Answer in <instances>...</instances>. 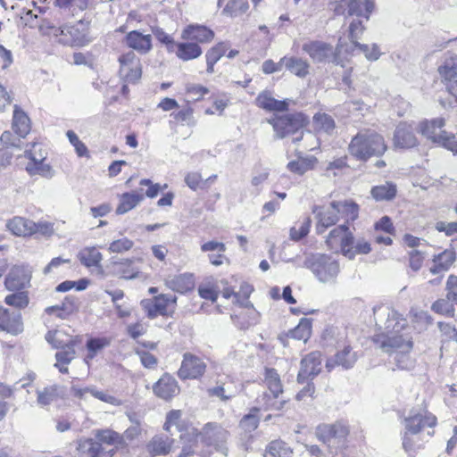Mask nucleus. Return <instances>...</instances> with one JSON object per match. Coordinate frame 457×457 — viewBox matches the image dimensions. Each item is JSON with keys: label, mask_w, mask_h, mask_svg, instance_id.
<instances>
[{"label": "nucleus", "mask_w": 457, "mask_h": 457, "mask_svg": "<svg viewBox=\"0 0 457 457\" xmlns=\"http://www.w3.org/2000/svg\"><path fill=\"white\" fill-rule=\"evenodd\" d=\"M376 320L378 333L374 335V343L386 353H396L395 362L398 369L410 370L413 361L409 356L413 347L412 328L403 316H378Z\"/></svg>", "instance_id": "obj_1"}, {"label": "nucleus", "mask_w": 457, "mask_h": 457, "mask_svg": "<svg viewBox=\"0 0 457 457\" xmlns=\"http://www.w3.org/2000/svg\"><path fill=\"white\" fill-rule=\"evenodd\" d=\"M180 437L185 445L179 457H195V455L208 457L211 453V450H209L211 447L225 456L228 454L226 442L228 432L217 424H206L202 432H198L195 428L189 427L185 433L181 434Z\"/></svg>", "instance_id": "obj_2"}, {"label": "nucleus", "mask_w": 457, "mask_h": 457, "mask_svg": "<svg viewBox=\"0 0 457 457\" xmlns=\"http://www.w3.org/2000/svg\"><path fill=\"white\" fill-rule=\"evenodd\" d=\"M387 150L384 137L374 129H361L352 137L348 153L361 162H367L372 156H382Z\"/></svg>", "instance_id": "obj_3"}, {"label": "nucleus", "mask_w": 457, "mask_h": 457, "mask_svg": "<svg viewBox=\"0 0 457 457\" xmlns=\"http://www.w3.org/2000/svg\"><path fill=\"white\" fill-rule=\"evenodd\" d=\"M44 35L54 38L56 42L67 46H83L90 42L88 37V24L79 21L75 25L56 27L49 25L42 27Z\"/></svg>", "instance_id": "obj_4"}, {"label": "nucleus", "mask_w": 457, "mask_h": 457, "mask_svg": "<svg viewBox=\"0 0 457 457\" xmlns=\"http://www.w3.org/2000/svg\"><path fill=\"white\" fill-rule=\"evenodd\" d=\"M445 125L443 118L423 120L419 124V131L428 140L457 154V139L454 135L443 129Z\"/></svg>", "instance_id": "obj_5"}, {"label": "nucleus", "mask_w": 457, "mask_h": 457, "mask_svg": "<svg viewBox=\"0 0 457 457\" xmlns=\"http://www.w3.org/2000/svg\"><path fill=\"white\" fill-rule=\"evenodd\" d=\"M304 267L310 269L315 277L322 283L333 281L339 273V263L327 254H312L306 257Z\"/></svg>", "instance_id": "obj_6"}, {"label": "nucleus", "mask_w": 457, "mask_h": 457, "mask_svg": "<svg viewBox=\"0 0 457 457\" xmlns=\"http://www.w3.org/2000/svg\"><path fill=\"white\" fill-rule=\"evenodd\" d=\"M436 424V418L433 414L423 411L420 412L411 411L409 417L404 420L405 431L403 436V446L406 452L413 449L411 436L417 435L426 427L432 428Z\"/></svg>", "instance_id": "obj_7"}, {"label": "nucleus", "mask_w": 457, "mask_h": 457, "mask_svg": "<svg viewBox=\"0 0 457 457\" xmlns=\"http://www.w3.org/2000/svg\"><path fill=\"white\" fill-rule=\"evenodd\" d=\"M269 122L273 126L276 136L278 138L286 137L288 135L295 136L293 137L294 142L303 138L304 119L300 113L276 117L273 120H270Z\"/></svg>", "instance_id": "obj_8"}, {"label": "nucleus", "mask_w": 457, "mask_h": 457, "mask_svg": "<svg viewBox=\"0 0 457 457\" xmlns=\"http://www.w3.org/2000/svg\"><path fill=\"white\" fill-rule=\"evenodd\" d=\"M342 44L338 43L336 49L329 44L321 41H312L303 46V50L309 54L313 62H332L342 65L339 54L342 51Z\"/></svg>", "instance_id": "obj_9"}, {"label": "nucleus", "mask_w": 457, "mask_h": 457, "mask_svg": "<svg viewBox=\"0 0 457 457\" xmlns=\"http://www.w3.org/2000/svg\"><path fill=\"white\" fill-rule=\"evenodd\" d=\"M349 434L348 425L342 420L334 424H320L317 427L318 438L328 446L333 444H341Z\"/></svg>", "instance_id": "obj_10"}, {"label": "nucleus", "mask_w": 457, "mask_h": 457, "mask_svg": "<svg viewBox=\"0 0 457 457\" xmlns=\"http://www.w3.org/2000/svg\"><path fill=\"white\" fill-rule=\"evenodd\" d=\"M438 73L447 91L457 102V55L447 53L443 63L438 67Z\"/></svg>", "instance_id": "obj_11"}, {"label": "nucleus", "mask_w": 457, "mask_h": 457, "mask_svg": "<svg viewBox=\"0 0 457 457\" xmlns=\"http://www.w3.org/2000/svg\"><path fill=\"white\" fill-rule=\"evenodd\" d=\"M206 370L204 361L191 353H185L178 376L185 379H197L204 376Z\"/></svg>", "instance_id": "obj_12"}, {"label": "nucleus", "mask_w": 457, "mask_h": 457, "mask_svg": "<svg viewBox=\"0 0 457 457\" xmlns=\"http://www.w3.org/2000/svg\"><path fill=\"white\" fill-rule=\"evenodd\" d=\"M120 75L128 82L135 83L142 75L140 59L134 51H129L119 57Z\"/></svg>", "instance_id": "obj_13"}, {"label": "nucleus", "mask_w": 457, "mask_h": 457, "mask_svg": "<svg viewBox=\"0 0 457 457\" xmlns=\"http://www.w3.org/2000/svg\"><path fill=\"white\" fill-rule=\"evenodd\" d=\"M414 130L411 123L400 122L394 131V147L397 149H411L417 146L419 141Z\"/></svg>", "instance_id": "obj_14"}, {"label": "nucleus", "mask_w": 457, "mask_h": 457, "mask_svg": "<svg viewBox=\"0 0 457 457\" xmlns=\"http://www.w3.org/2000/svg\"><path fill=\"white\" fill-rule=\"evenodd\" d=\"M153 392L158 398L170 401L179 394L180 387L173 376L165 373L153 385Z\"/></svg>", "instance_id": "obj_15"}, {"label": "nucleus", "mask_w": 457, "mask_h": 457, "mask_svg": "<svg viewBox=\"0 0 457 457\" xmlns=\"http://www.w3.org/2000/svg\"><path fill=\"white\" fill-rule=\"evenodd\" d=\"M31 271L28 266H14L5 278L4 285L10 291L25 288L30 282Z\"/></svg>", "instance_id": "obj_16"}, {"label": "nucleus", "mask_w": 457, "mask_h": 457, "mask_svg": "<svg viewBox=\"0 0 457 457\" xmlns=\"http://www.w3.org/2000/svg\"><path fill=\"white\" fill-rule=\"evenodd\" d=\"M264 383L271 394V396L267 394H264L262 396V400L264 401L263 405L265 408L269 409L274 406V400L282 394L283 386L279 375L274 369L265 370Z\"/></svg>", "instance_id": "obj_17"}, {"label": "nucleus", "mask_w": 457, "mask_h": 457, "mask_svg": "<svg viewBox=\"0 0 457 457\" xmlns=\"http://www.w3.org/2000/svg\"><path fill=\"white\" fill-rule=\"evenodd\" d=\"M321 362L322 359L320 352H312L303 358L297 377L298 381L303 382L317 376L321 370Z\"/></svg>", "instance_id": "obj_18"}, {"label": "nucleus", "mask_w": 457, "mask_h": 457, "mask_svg": "<svg viewBox=\"0 0 457 457\" xmlns=\"http://www.w3.org/2000/svg\"><path fill=\"white\" fill-rule=\"evenodd\" d=\"M125 43L140 54H146L153 49L152 35H145L139 30L129 31L125 37Z\"/></svg>", "instance_id": "obj_19"}, {"label": "nucleus", "mask_w": 457, "mask_h": 457, "mask_svg": "<svg viewBox=\"0 0 457 457\" xmlns=\"http://www.w3.org/2000/svg\"><path fill=\"white\" fill-rule=\"evenodd\" d=\"M312 212L316 214V218L318 219L316 226L318 234L324 233L328 227L335 225L339 220L337 208L332 206V202L328 208L314 206Z\"/></svg>", "instance_id": "obj_20"}, {"label": "nucleus", "mask_w": 457, "mask_h": 457, "mask_svg": "<svg viewBox=\"0 0 457 457\" xmlns=\"http://www.w3.org/2000/svg\"><path fill=\"white\" fill-rule=\"evenodd\" d=\"M181 38L195 43H209L214 38V32L205 26L188 25L181 32Z\"/></svg>", "instance_id": "obj_21"}, {"label": "nucleus", "mask_w": 457, "mask_h": 457, "mask_svg": "<svg viewBox=\"0 0 457 457\" xmlns=\"http://www.w3.org/2000/svg\"><path fill=\"white\" fill-rule=\"evenodd\" d=\"M40 154L39 157H37L35 153L32 151H26L25 155L30 159V162H29L26 166V170L31 175L39 174L44 177H50L51 174V167L48 164L43 162L46 159V154L39 149Z\"/></svg>", "instance_id": "obj_22"}, {"label": "nucleus", "mask_w": 457, "mask_h": 457, "mask_svg": "<svg viewBox=\"0 0 457 457\" xmlns=\"http://www.w3.org/2000/svg\"><path fill=\"white\" fill-rule=\"evenodd\" d=\"M357 360L356 353L352 351L350 346H345L342 351L338 352L334 359H329L326 362V368L328 371L336 366H342L344 369H351Z\"/></svg>", "instance_id": "obj_23"}, {"label": "nucleus", "mask_w": 457, "mask_h": 457, "mask_svg": "<svg viewBox=\"0 0 457 457\" xmlns=\"http://www.w3.org/2000/svg\"><path fill=\"white\" fill-rule=\"evenodd\" d=\"M166 285L172 291L183 294L194 288V276L191 273L171 275L166 279Z\"/></svg>", "instance_id": "obj_24"}, {"label": "nucleus", "mask_w": 457, "mask_h": 457, "mask_svg": "<svg viewBox=\"0 0 457 457\" xmlns=\"http://www.w3.org/2000/svg\"><path fill=\"white\" fill-rule=\"evenodd\" d=\"M32 220L21 216H14L6 221L8 231L16 237H27L31 236Z\"/></svg>", "instance_id": "obj_25"}, {"label": "nucleus", "mask_w": 457, "mask_h": 457, "mask_svg": "<svg viewBox=\"0 0 457 457\" xmlns=\"http://www.w3.org/2000/svg\"><path fill=\"white\" fill-rule=\"evenodd\" d=\"M112 343V337H90L86 342L87 354L84 361L87 364L104 348L108 347Z\"/></svg>", "instance_id": "obj_26"}, {"label": "nucleus", "mask_w": 457, "mask_h": 457, "mask_svg": "<svg viewBox=\"0 0 457 457\" xmlns=\"http://www.w3.org/2000/svg\"><path fill=\"white\" fill-rule=\"evenodd\" d=\"M173 440L162 435L154 436L146 445L148 453L153 456L168 454L172 446Z\"/></svg>", "instance_id": "obj_27"}, {"label": "nucleus", "mask_w": 457, "mask_h": 457, "mask_svg": "<svg viewBox=\"0 0 457 457\" xmlns=\"http://www.w3.org/2000/svg\"><path fill=\"white\" fill-rule=\"evenodd\" d=\"M175 303V297H170L169 295L163 294L154 296L152 301L145 300L142 302L144 307L148 310V314H155V312L158 314H167V307L170 304L173 306Z\"/></svg>", "instance_id": "obj_28"}, {"label": "nucleus", "mask_w": 457, "mask_h": 457, "mask_svg": "<svg viewBox=\"0 0 457 457\" xmlns=\"http://www.w3.org/2000/svg\"><path fill=\"white\" fill-rule=\"evenodd\" d=\"M256 104L260 108L267 111L284 112L288 109L289 100H277L272 97L270 92L264 91L257 96Z\"/></svg>", "instance_id": "obj_29"}, {"label": "nucleus", "mask_w": 457, "mask_h": 457, "mask_svg": "<svg viewBox=\"0 0 457 457\" xmlns=\"http://www.w3.org/2000/svg\"><path fill=\"white\" fill-rule=\"evenodd\" d=\"M174 52L176 56L184 62L196 59L203 53L200 46L192 41L176 43Z\"/></svg>", "instance_id": "obj_30"}, {"label": "nucleus", "mask_w": 457, "mask_h": 457, "mask_svg": "<svg viewBox=\"0 0 457 457\" xmlns=\"http://www.w3.org/2000/svg\"><path fill=\"white\" fill-rule=\"evenodd\" d=\"M80 457H111L112 451H104L101 443L93 439H87L79 443Z\"/></svg>", "instance_id": "obj_31"}, {"label": "nucleus", "mask_w": 457, "mask_h": 457, "mask_svg": "<svg viewBox=\"0 0 457 457\" xmlns=\"http://www.w3.org/2000/svg\"><path fill=\"white\" fill-rule=\"evenodd\" d=\"M455 253L452 250H445L441 253L435 255L434 265L430 268L432 274H439L450 269L455 261Z\"/></svg>", "instance_id": "obj_32"}, {"label": "nucleus", "mask_w": 457, "mask_h": 457, "mask_svg": "<svg viewBox=\"0 0 457 457\" xmlns=\"http://www.w3.org/2000/svg\"><path fill=\"white\" fill-rule=\"evenodd\" d=\"M396 193V185L389 181H386L381 185L374 186L370 190L372 198L377 202L391 201L395 197Z\"/></svg>", "instance_id": "obj_33"}, {"label": "nucleus", "mask_w": 457, "mask_h": 457, "mask_svg": "<svg viewBox=\"0 0 457 457\" xmlns=\"http://www.w3.org/2000/svg\"><path fill=\"white\" fill-rule=\"evenodd\" d=\"M12 129L20 137H25L30 129L29 117L18 105L14 106Z\"/></svg>", "instance_id": "obj_34"}, {"label": "nucleus", "mask_w": 457, "mask_h": 457, "mask_svg": "<svg viewBox=\"0 0 457 457\" xmlns=\"http://www.w3.org/2000/svg\"><path fill=\"white\" fill-rule=\"evenodd\" d=\"M78 258L81 264L87 268L99 267L102 262V253L95 247H85L78 253Z\"/></svg>", "instance_id": "obj_35"}, {"label": "nucleus", "mask_w": 457, "mask_h": 457, "mask_svg": "<svg viewBox=\"0 0 457 457\" xmlns=\"http://www.w3.org/2000/svg\"><path fill=\"white\" fill-rule=\"evenodd\" d=\"M282 63L291 73L304 78L309 73V63L297 57H283Z\"/></svg>", "instance_id": "obj_36"}, {"label": "nucleus", "mask_w": 457, "mask_h": 457, "mask_svg": "<svg viewBox=\"0 0 457 457\" xmlns=\"http://www.w3.org/2000/svg\"><path fill=\"white\" fill-rule=\"evenodd\" d=\"M144 199V195L139 192L125 193L120 196V202L116 209L118 214H124L135 208Z\"/></svg>", "instance_id": "obj_37"}, {"label": "nucleus", "mask_w": 457, "mask_h": 457, "mask_svg": "<svg viewBox=\"0 0 457 457\" xmlns=\"http://www.w3.org/2000/svg\"><path fill=\"white\" fill-rule=\"evenodd\" d=\"M332 206L337 208L338 216L341 215L347 220H354L358 217V205L353 201L332 202Z\"/></svg>", "instance_id": "obj_38"}, {"label": "nucleus", "mask_w": 457, "mask_h": 457, "mask_svg": "<svg viewBox=\"0 0 457 457\" xmlns=\"http://www.w3.org/2000/svg\"><path fill=\"white\" fill-rule=\"evenodd\" d=\"M23 330L21 316H0V331L16 335Z\"/></svg>", "instance_id": "obj_39"}, {"label": "nucleus", "mask_w": 457, "mask_h": 457, "mask_svg": "<svg viewBox=\"0 0 457 457\" xmlns=\"http://www.w3.org/2000/svg\"><path fill=\"white\" fill-rule=\"evenodd\" d=\"M312 333V320L306 317L300 320L298 325L289 331L291 337L304 342L310 337Z\"/></svg>", "instance_id": "obj_40"}, {"label": "nucleus", "mask_w": 457, "mask_h": 457, "mask_svg": "<svg viewBox=\"0 0 457 457\" xmlns=\"http://www.w3.org/2000/svg\"><path fill=\"white\" fill-rule=\"evenodd\" d=\"M316 162L317 159L315 157L302 158L288 162L287 168L294 173L303 175L308 170H312Z\"/></svg>", "instance_id": "obj_41"}, {"label": "nucleus", "mask_w": 457, "mask_h": 457, "mask_svg": "<svg viewBox=\"0 0 457 457\" xmlns=\"http://www.w3.org/2000/svg\"><path fill=\"white\" fill-rule=\"evenodd\" d=\"M37 403L41 406H46L56 401L59 397V386L52 385L37 392Z\"/></svg>", "instance_id": "obj_42"}, {"label": "nucleus", "mask_w": 457, "mask_h": 457, "mask_svg": "<svg viewBox=\"0 0 457 457\" xmlns=\"http://www.w3.org/2000/svg\"><path fill=\"white\" fill-rule=\"evenodd\" d=\"M248 8L247 0H228L222 12L228 16L237 17L244 14Z\"/></svg>", "instance_id": "obj_43"}, {"label": "nucleus", "mask_w": 457, "mask_h": 457, "mask_svg": "<svg viewBox=\"0 0 457 457\" xmlns=\"http://www.w3.org/2000/svg\"><path fill=\"white\" fill-rule=\"evenodd\" d=\"M313 125L316 129L326 133H332L336 128L335 120L327 113H316L313 117Z\"/></svg>", "instance_id": "obj_44"}, {"label": "nucleus", "mask_w": 457, "mask_h": 457, "mask_svg": "<svg viewBox=\"0 0 457 457\" xmlns=\"http://www.w3.org/2000/svg\"><path fill=\"white\" fill-rule=\"evenodd\" d=\"M270 457H292L291 449L282 441L271 442L266 450Z\"/></svg>", "instance_id": "obj_45"}, {"label": "nucleus", "mask_w": 457, "mask_h": 457, "mask_svg": "<svg viewBox=\"0 0 457 457\" xmlns=\"http://www.w3.org/2000/svg\"><path fill=\"white\" fill-rule=\"evenodd\" d=\"M361 2L358 0H341L338 8L343 9L342 13L345 16L361 17L362 15Z\"/></svg>", "instance_id": "obj_46"}, {"label": "nucleus", "mask_w": 457, "mask_h": 457, "mask_svg": "<svg viewBox=\"0 0 457 457\" xmlns=\"http://www.w3.org/2000/svg\"><path fill=\"white\" fill-rule=\"evenodd\" d=\"M46 339L54 348H61L65 346V343L71 344L73 342V339L71 337L65 336V334L59 329L48 331L46 335Z\"/></svg>", "instance_id": "obj_47"}, {"label": "nucleus", "mask_w": 457, "mask_h": 457, "mask_svg": "<svg viewBox=\"0 0 457 457\" xmlns=\"http://www.w3.org/2000/svg\"><path fill=\"white\" fill-rule=\"evenodd\" d=\"M151 32L159 42L166 46L169 52H174L176 42L170 35L167 34L163 30V29L159 26H151Z\"/></svg>", "instance_id": "obj_48"}, {"label": "nucleus", "mask_w": 457, "mask_h": 457, "mask_svg": "<svg viewBox=\"0 0 457 457\" xmlns=\"http://www.w3.org/2000/svg\"><path fill=\"white\" fill-rule=\"evenodd\" d=\"M76 356L74 349V341L71 344L65 343V346L55 353L56 361L59 363L68 365Z\"/></svg>", "instance_id": "obj_49"}, {"label": "nucleus", "mask_w": 457, "mask_h": 457, "mask_svg": "<svg viewBox=\"0 0 457 457\" xmlns=\"http://www.w3.org/2000/svg\"><path fill=\"white\" fill-rule=\"evenodd\" d=\"M312 220L310 217H306L297 228L296 226L290 228V239L293 241H299L300 239L306 237L310 231Z\"/></svg>", "instance_id": "obj_50"}, {"label": "nucleus", "mask_w": 457, "mask_h": 457, "mask_svg": "<svg viewBox=\"0 0 457 457\" xmlns=\"http://www.w3.org/2000/svg\"><path fill=\"white\" fill-rule=\"evenodd\" d=\"M353 46L358 48L361 52H362L369 61H377L381 53L379 52V48L377 44H361L359 42H356L353 45Z\"/></svg>", "instance_id": "obj_51"}, {"label": "nucleus", "mask_w": 457, "mask_h": 457, "mask_svg": "<svg viewBox=\"0 0 457 457\" xmlns=\"http://www.w3.org/2000/svg\"><path fill=\"white\" fill-rule=\"evenodd\" d=\"M5 303L17 309H23L29 304V297L26 292H19L5 297Z\"/></svg>", "instance_id": "obj_52"}, {"label": "nucleus", "mask_w": 457, "mask_h": 457, "mask_svg": "<svg viewBox=\"0 0 457 457\" xmlns=\"http://www.w3.org/2000/svg\"><path fill=\"white\" fill-rule=\"evenodd\" d=\"M182 412L179 410H173L167 413L166 421L163 425L164 430L170 432L171 428L175 427L178 431H182V425L180 424Z\"/></svg>", "instance_id": "obj_53"}, {"label": "nucleus", "mask_w": 457, "mask_h": 457, "mask_svg": "<svg viewBox=\"0 0 457 457\" xmlns=\"http://www.w3.org/2000/svg\"><path fill=\"white\" fill-rule=\"evenodd\" d=\"M89 393L95 398L104 403H107L111 405L120 406L122 404L121 400H120L119 398L108 394L107 392L98 390L96 387H91V389H89Z\"/></svg>", "instance_id": "obj_54"}, {"label": "nucleus", "mask_w": 457, "mask_h": 457, "mask_svg": "<svg viewBox=\"0 0 457 457\" xmlns=\"http://www.w3.org/2000/svg\"><path fill=\"white\" fill-rule=\"evenodd\" d=\"M365 30V27L362 24V21L360 19H353L349 25V35L348 37L352 45L358 42L361 35Z\"/></svg>", "instance_id": "obj_55"}, {"label": "nucleus", "mask_w": 457, "mask_h": 457, "mask_svg": "<svg viewBox=\"0 0 457 457\" xmlns=\"http://www.w3.org/2000/svg\"><path fill=\"white\" fill-rule=\"evenodd\" d=\"M97 442L105 443L107 445H114L120 442V435L111 429L99 430L96 434Z\"/></svg>", "instance_id": "obj_56"}, {"label": "nucleus", "mask_w": 457, "mask_h": 457, "mask_svg": "<svg viewBox=\"0 0 457 457\" xmlns=\"http://www.w3.org/2000/svg\"><path fill=\"white\" fill-rule=\"evenodd\" d=\"M228 44L226 42L218 43L206 53V59L217 62L226 53Z\"/></svg>", "instance_id": "obj_57"}, {"label": "nucleus", "mask_w": 457, "mask_h": 457, "mask_svg": "<svg viewBox=\"0 0 457 457\" xmlns=\"http://www.w3.org/2000/svg\"><path fill=\"white\" fill-rule=\"evenodd\" d=\"M370 250V245L367 241L363 239L358 240L353 249L345 252V257L353 259L356 254H366L369 253Z\"/></svg>", "instance_id": "obj_58"}, {"label": "nucleus", "mask_w": 457, "mask_h": 457, "mask_svg": "<svg viewBox=\"0 0 457 457\" xmlns=\"http://www.w3.org/2000/svg\"><path fill=\"white\" fill-rule=\"evenodd\" d=\"M253 290V287L248 283H243L241 285L240 290L237 292V294H239L238 306L245 308L253 307V304L249 301V296Z\"/></svg>", "instance_id": "obj_59"}, {"label": "nucleus", "mask_w": 457, "mask_h": 457, "mask_svg": "<svg viewBox=\"0 0 457 457\" xmlns=\"http://www.w3.org/2000/svg\"><path fill=\"white\" fill-rule=\"evenodd\" d=\"M67 137L69 138L70 143L75 147L76 153L79 156H84L87 154V148L84 143H82L77 134L72 130H68Z\"/></svg>", "instance_id": "obj_60"}, {"label": "nucleus", "mask_w": 457, "mask_h": 457, "mask_svg": "<svg viewBox=\"0 0 457 457\" xmlns=\"http://www.w3.org/2000/svg\"><path fill=\"white\" fill-rule=\"evenodd\" d=\"M348 229H349V228L345 224L337 226V228H335L334 229H332L329 232V234L328 236V238H327V241H326L327 244L330 247H332L333 244L337 240H339L341 242L342 241V237H344V236L345 235V233L347 232Z\"/></svg>", "instance_id": "obj_61"}, {"label": "nucleus", "mask_w": 457, "mask_h": 457, "mask_svg": "<svg viewBox=\"0 0 457 457\" xmlns=\"http://www.w3.org/2000/svg\"><path fill=\"white\" fill-rule=\"evenodd\" d=\"M31 236L39 233L43 236H50L54 233L53 224L48 221L35 222L32 220Z\"/></svg>", "instance_id": "obj_62"}, {"label": "nucleus", "mask_w": 457, "mask_h": 457, "mask_svg": "<svg viewBox=\"0 0 457 457\" xmlns=\"http://www.w3.org/2000/svg\"><path fill=\"white\" fill-rule=\"evenodd\" d=\"M186 91L194 100L197 101L208 94L209 89L199 84H187Z\"/></svg>", "instance_id": "obj_63"}, {"label": "nucleus", "mask_w": 457, "mask_h": 457, "mask_svg": "<svg viewBox=\"0 0 457 457\" xmlns=\"http://www.w3.org/2000/svg\"><path fill=\"white\" fill-rule=\"evenodd\" d=\"M447 298L457 303V276L450 275L446 282Z\"/></svg>", "instance_id": "obj_64"}]
</instances>
